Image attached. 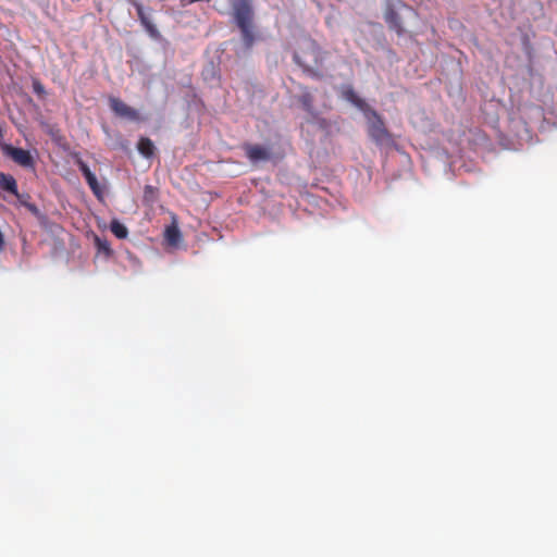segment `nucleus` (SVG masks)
<instances>
[{"mask_svg": "<svg viewBox=\"0 0 557 557\" xmlns=\"http://www.w3.org/2000/svg\"><path fill=\"white\" fill-rule=\"evenodd\" d=\"M235 22L240 29L243 41L247 48H250L255 41L253 34V11L250 0H230Z\"/></svg>", "mask_w": 557, "mask_h": 557, "instance_id": "obj_1", "label": "nucleus"}, {"mask_svg": "<svg viewBox=\"0 0 557 557\" xmlns=\"http://www.w3.org/2000/svg\"><path fill=\"white\" fill-rule=\"evenodd\" d=\"M369 135L377 144L391 140V135L376 111H371L369 114Z\"/></svg>", "mask_w": 557, "mask_h": 557, "instance_id": "obj_2", "label": "nucleus"}, {"mask_svg": "<svg viewBox=\"0 0 557 557\" xmlns=\"http://www.w3.org/2000/svg\"><path fill=\"white\" fill-rule=\"evenodd\" d=\"M109 104H110V109L117 116L125 117L131 121H139L140 120L139 112L136 109H134V108L129 107L128 104H126L125 102H123L119 98L111 97L109 99Z\"/></svg>", "mask_w": 557, "mask_h": 557, "instance_id": "obj_3", "label": "nucleus"}, {"mask_svg": "<svg viewBox=\"0 0 557 557\" xmlns=\"http://www.w3.org/2000/svg\"><path fill=\"white\" fill-rule=\"evenodd\" d=\"M7 154L18 165L23 168H33L34 159L28 150L9 146Z\"/></svg>", "mask_w": 557, "mask_h": 557, "instance_id": "obj_4", "label": "nucleus"}, {"mask_svg": "<svg viewBox=\"0 0 557 557\" xmlns=\"http://www.w3.org/2000/svg\"><path fill=\"white\" fill-rule=\"evenodd\" d=\"M75 162L95 196L101 197L102 190L96 175L90 171L89 166L81 158H77Z\"/></svg>", "mask_w": 557, "mask_h": 557, "instance_id": "obj_5", "label": "nucleus"}, {"mask_svg": "<svg viewBox=\"0 0 557 557\" xmlns=\"http://www.w3.org/2000/svg\"><path fill=\"white\" fill-rule=\"evenodd\" d=\"M132 4L135 7L137 11L138 18L146 29V32L154 39L160 37V33L156 25L150 21L149 16L145 13V9L141 3L138 1H132Z\"/></svg>", "mask_w": 557, "mask_h": 557, "instance_id": "obj_6", "label": "nucleus"}, {"mask_svg": "<svg viewBox=\"0 0 557 557\" xmlns=\"http://www.w3.org/2000/svg\"><path fill=\"white\" fill-rule=\"evenodd\" d=\"M243 148L246 152V157L251 162L269 160L271 158L269 150L260 145L245 144Z\"/></svg>", "mask_w": 557, "mask_h": 557, "instance_id": "obj_7", "label": "nucleus"}, {"mask_svg": "<svg viewBox=\"0 0 557 557\" xmlns=\"http://www.w3.org/2000/svg\"><path fill=\"white\" fill-rule=\"evenodd\" d=\"M17 182L11 175L0 172V191L9 193L10 195H17Z\"/></svg>", "mask_w": 557, "mask_h": 557, "instance_id": "obj_8", "label": "nucleus"}, {"mask_svg": "<svg viewBox=\"0 0 557 557\" xmlns=\"http://www.w3.org/2000/svg\"><path fill=\"white\" fill-rule=\"evenodd\" d=\"M138 152L145 158H151L154 154V145L148 137H140L137 143Z\"/></svg>", "mask_w": 557, "mask_h": 557, "instance_id": "obj_9", "label": "nucleus"}, {"mask_svg": "<svg viewBox=\"0 0 557 557\" xmlns=\"http://www.w3.org/2000/svg\"><path fill=\"white\" fill-rule=\"evenodd\" d=\"M385 21L388 24L389 28L394 29L398 34L403 33L400 17L394 10H388L385 13Z\"/></svg>", "mask_w": 557, "mask_h": 557, "instance_id": "obj_10", "label": "nucleus"}, {"mask_svg": "<svg viewBox=\"0 0 557 557\" xmlns=\"http://www.w3.org/2000/svg\"><path fill=\"white\" fill-rule=\"evenodd\" d=\"M165 239L171 245H177L181 239V232L175 224H172L165 228Z\"/></svg>", "mask_w": 557, "mask_h": 557, "instance_id": "obj_11", "label": "nucleus"}, {"mask_svg": "<svg viewBox=\"0 0 557 557\" xmlns=\"http://www.w3.org/2000/svg\"><path fill=\"white\" fill-rule=\"evenodd\" d=\"M110 230L120 239H124L128 235L127 227L117 220L111 222Z\"/></svg>", "mask_w": 557, "mask_h": 557, "instance_id": "obj_12", "label": "nucleus"}, {"mask_svg": "<svg viewBox=\"0 0 557 557\" xmlns=\"http://www.w3.org/2000/svg\"><path fill=\"white\" fill-rule=\"evenodd\" d=\"M299 102L301 103L302 108L307 112H312V109H313V96L311 95V92L307 88L299 96Z\"/></svg>", "mask_w": 557, "mask_h": 557, "instance_id": "obj_13", "label": "nucleus"}, {"mask_svg": "<svg viewBox=\"0 0 557 557\" xmlns=\"http://www.w3.org/2000/svg\"><path fill=\"white\" fill-rule=\"evenodd\" d=\"M158 198V190L151 185H146L144 189V202L152 205Z\"/></svg>", "mask_w": 557, "mask_h": 557, "instance_id": "obj_14", "label": "nucleus"}, {"mask_svg": "<svg viewBox=\"0 0 557 557\" xmlns=\"http://www.w3.org/2000/svg\"><path fill=\"white\" fill-rule=\"evenodd\" d=\"M343 95L348 101H350L355 106L360 108L363 106V100L359 98V96L355 92L352 87H347L343 91Z\"/></svg>", "mask_w": 557, "mask_h": 557, "instance_id": "obj_15", "label": "nucleus"}, {"mask_svg": "<svg viewBox=\"0 0 557 557\" xmlns=\"http://www.w3.org/2000/svg\"><path fill=\"white\" fill-rule=\"evenodd\" d=\"M40 223H44L47 220V216L38 209V207L33 203L28 202L25 207Z\"/></svg>", "mask_w": 557, "mask_h": 557, "instance_id": "obj_16", "label": "nucleus"}, {"mask_svg": "<svg viewBox=\"0 0 557 557\" xmlns=\"http://www.w3.org/2000/svg\"><path fill=\"white\" fill-rule=\"evenodd\" d=\"M295 60H296V62H297L300 66H302V67H304V71H305V72H307L310 76H312V77H314V78H321V76H322V75H321L319 72L314 71L313 69H311V67H309V66L304 65V64L300 62V60H299L298 55H295Z\"/></svg>", "mask_w": 557, "mask_h": 557, "instance_id": "obj_17", "label": "nucleus"}, {"mask_svg": "<svg viewBox=\"0 0 557 557\" xmlns=\"http://www.w3.org/2000/svg\"><path fill=\"white\" fill-rule=\"evenodd\" d=\"M33 90L36 95L42 97L46 95L45 86L40 83V81L35 79L33 82Z\"/></svg>", "mask_w": 557, "mask_h": 557, "instance_id": "obj_18", "label": "nucleus"}, {"mask_svg": "<svg viewBox=\"0 0 557 557\" xmlns=\"http://www.w3.org/2000/svg\"><path fill=\"white\" fill-rule=\"evenodd\" d=\"M13 196L17 198L20 205L23 206V207H26V205L30 200V195L29 194H20L17 191V195H13Z\"/></svg>", "mask_w": 557, "mask_h": 557, "instance_id": "obj_19", "label": "nucleus"}, {"mask_svg": "<svg viewBox=\"0 0 557 557\" xmlns=\"http://www.w3.org/2000/svg\"><path fill=\"white\" fill-rule=\"evenodd\" d=\"M97 245H98V248L100 250H103V251H106L108 253L110 252V247H109V245L106 242L102 243L99 238H97Z\"/></svg>", "mask_w": 557, "mask_h": 557, "instance_id": "obj_20", "label": "nucleus"}]
</instances>
